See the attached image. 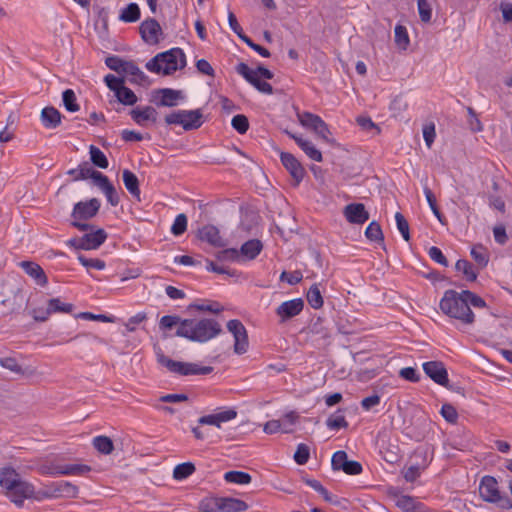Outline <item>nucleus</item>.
Masks as SVG:
<instances>
[{
  "label": "nucleus",
  "mask_w": 512,
  "mask_h": 512,
  "mask_svg": "<svg viewBox=\"0 0 512 512\" xmlns=\"http://www.w3.org/2000/svg\"><path fill=\"white\" fill-rule=\"evenodd\" d=\"M177 326L176 336L193 342L204 343L222 332L221 325L212 318H181L178 315H165L160 319L161 330H171Z\"/></svg>",
  "instance_id": "obj_1"
},
{
  "label": "nucleus",
  "mask_w": 512,
  "mask_h": 512,
  "mask_svg": "<svg viewBox=\"0 0 512 512\" xmlns=\"http://www.w3.org/2000/svg\"><path fill=\"white\" fill-rule=\"evenodd\" d=\"M439 306L441 311L450 318L457 319L465 325H471L475 321V315L470 306L484 308L486 302L470 290L457 292L449 289L444 292Z\"/></svg>",
  "instance_id": "obj_2"
},
{
  "label": "nucleus",
  "mask_w": 512,
  "mask_h": 512,
  "mask_svg": "<svg viewBox=\"0 0 512 512\" xmlns=\"http://www.w3.org/2000/svg\"><path fill=\"white\" fill-rule=\"evenodd\" d=\"M0 485L17 506H21L27 498L35 499L36 492L33 485L23 481L13 468H4L0 472Z\"/></svg>",
  "instance_id": "obj_3"
},
{
  "label": "nucleus",
  "mask_w": 512,
  "mask_h": 512,
  "mask_svg": "<svg viewBox=\"0 0 512 512\" xmlns=\"http://www.w3.org/2000/svg\"><path fill=\"white\" fill-rule=\"evenodd\" d=\"M185 66L186 56L180 48H172L158 53L145 65L148 71L163 75H171L177 70H182Z\"/></svg>",
  "instance_id": "obj_4"
},
{
  "label": "nucleus",
  "mask_w": 512,
  "mask_h": 512,
  "mask_svg": "<svg viewBox=\"0 0 512 512\" xmlns=\"http://www.w3.org/2000/svg\"><path fill=\"white\" fill-rule=\"evenodd\" d=\"M101 203L97 198H91L88 201H80L74 205L71 213L72 221L71 226L77 228L80 231H87L92 229L91 224L85 223L97 215L99 212Z\"/></svg>",
  "instance_id": "obj_5"
},
{
  "label": "nucleus",
  "mask_w": 512,
  "mask_h": 512,
  "mask_svg": "<svg viewBox=\"0 0 512 512\" xmlns=\"http://www.w3.org/2000/svg\"><path fill=\"white\" fill-rule=\"evenodd\" d=\"M479 494L485 502L494 503L504 510L512 509V500L507 495H501L498 482L493 476L482 477Z\"/></svg>",
  "instance_id": "obj_6"
},
{
  "label": "nucleus",
  "mask_w": 512,
  "mask_h": 512,
  "mask_svg": "<svg viewBox=\"0 0 512 512\" xmlns=\"http://www.w3.org/2000/svg\"><path fill=\"white\" fill-rule=\"evenodd\" d=\"M157 361L162 366L166 367L170 372L182 376L189 375H207L213 371L211 366H200L196 363L180 362L170 359L162 352L157 353Z\"/></svg>",
  "instance_id": "obj_7"
},
{
  "label": "nucleus",
  "mask_w": 512,
  "mask_h": 512,
  "mask_svg": "<svg viewBox=\"0 0 512 512\" xmlns=\"http://www.w3.org/2000/svg\"><path fill=\"white\" fill-rule=\"evenodd\" d=\"M79 489L76 485L68 481L53 482L46 485L43 489L38 490L35 494V500L41 501L50 498H76L78 497Z\"/></svg>",
  "instance_id": "obj_8"
},
{
  "label": "nucleus",
  "mask_w": 512,
  "mask_h": 512,
  "mask_svg": "<svg viewBox=\"0 0 512 512\" xmlns=\"http://www.w3.org/2000/svg\"><path fill=\"white\" fill-rule=\"evenodd\" d=\"M104 82L107 87L114 92L115 97L121 104L131 106L138 101L136 94L125 86L124 77L108 74L105 76Z\"/></svg>",
  "instance_id": "obj_9"
},
{
  "label": "nucleus",
  "mask_w": 512,
  "mask_h": 512,
  "mask_svg": "<svg viewBox=\"0 0 512 512\" xmlns=\"http://www.w3.org/2000/svg\"><path fill=\"white\" fill-rule=\"evenodd\" d=\"M183 99L182 91L171 88L157 89L152 93V101L158 107H174L178 104V101Z\"/></svg>",
  "instance_id": "obj_10"
},
{
  "label": "nucleus",
  "mask_w": 512,
  "mask_h": 512,
  "mask_svg": "<svg viewBox=\"0 0 512 512\" xmlns=\"http://www.w3.org/2000/svg\"><path fill=\"white\" fill-rule=\"evenodd\" d=\"M92 468L86 464H52L42 468V473L49 475H75L83 476L89 473Z\"/></svg>",
  "instance_id": "obj_11"
},
{
  "label": "nucleus",
  "mask_w": 512,
  "mask_h": 512,
  "mask_svg": "<svg viewBox=\"0 0 512 512\" xmlns=\"http://www.w3.org/2000/svg\"><path fill=\"white\" fill-rule=\"evenodd\" d=\"M139 32L143 41L149 45L158 44L163 36L161 26L154 18L144 20L139 27Z\"/></svg>",
  "instance_id": "obj_12"
},
{
  "label": "nucleus",
  "mask_w": 512,
  "mask_h": 512,
  "mask_svg": "<svg viewBox=\"0 0 512 512\" xmlns=\"http://www.w3.org/2000/svg\"><path fill=\"white\" fill-rule=\"evenodd\" d=\"M236 71L238 74L243 76L247 82L253 85L258 91L265 94L273 93L272 86L268 82L260 80V78L257 76V72H254L252 69H250L246 63H239L236 66Z\"/></svg>",
  "instance_id": "obj_13"
},
{
  "label": "nucleus",
  "mask_w": 512,
  "mask_h": 512,
  "mask_svg": "<svg viewBox=\"0 0 512 512\" xmlns=\"http://www.w3.org/2000/svg\"><path fill=\"white\" fill-rule=\"evenodd\" d=\"M422 367L425 374L435 383L448 388V372L441 361H428Z\"/></svg>",
  "instance_id": "obj_14"
},
{
  "label": "nucleus",
  "mask_w": 512,
  "mask_h": 512,
  "mask_svg": "<svg viewBox=\"0 0 512 512\" xmlns=\"http://www.w3.org/2000/svg\"><path fill=\"white\" fill-rule=\"evenodd\" d=\"M283 166L288 170L294 180V186L299 185L305 175V170L301 163L295 158L294 155L287 152H282L280 155Z\"/></svg>",
  "instance_id": "obj_15"
},
{
  "label": "nucleus",
  "mask_w": 512,
  "mask_h": 512,
  "mask_svg": "<svg viewBox=\"0 0 512 512\" xmlns=\"http://www.w3.org/2000/svg\"><path fill=\"white\" fill-rule=\"evenodd\" d=\"M304 308V301L301 298H295L283 302L276 309V314L280 317V322L283 323L302 312Z\"/></svg>",
  "instance_id": "obj_16"
},
{
  "label": "nucleus",
  "mask_w": 512,
  "mask_h": 512,
  "mask_svg": "<svg viewBox=\"0 0 512 512\" xmlns=\"http://www.w3.org/2000/svg\"><path fill=\"white\" fill-rule=\"evenodd\" d=\"M343 215L351 224H364L369 219V213L362 203H350L343 209Z\"/></svg>",
  "instance_id": "obj_17"
},
{
  "label": "nucleus",
  "mask_w": 512,
  "mask_h": 512,
  "mask_svg": "<svg viewBox=\"0 0 512 512\" xmlns=\"http://www.w3.org/2000/svg\"><path fill=\"white\" fill-rule=\"evenodd\" d=\"M237 417L236 410L229 408L227 410L202 416L198 419L200 425H214L221 428L222 423L231 421Z\"/></svg>",
  "instance_id": "obj_18"
},
{
  "label": "nucleus",
  "mask_w": 512,
  "mask_h": 512,
  "mask_svg": "<svg viewBox=\"0 0 512 512\" xmlns=\"http://www.w3.org/2000/svg\"><path fill=\"white\" fill-rule=\"evenodd\" d=\"M122 75L128 77L132 84L146 85L149 84L148 76L133 61H127L124 64Z\"/></svg>",
  "instance_id": "obj_19"
},
{
  "label": "nucleus",
  "mask_w": 512,
  "mask_h": 512,
  "mask_svg": "<svg viewBox=\"0 0 512 512\" xmlns=\"http://www.w3.org/2000/svg\"><path fill=\"white\" fill-rule=\"evenodd\" d=\"M19 265L26 272V274H28L36 281L38 285H47V276L40 265L32 261H22Z\"/></svg>",
  "instance_id": "obj_20"
},
{
  "label": "nucleus",
  "mask_w": 512,
  "mask_h": 512,
  "mask_svg": "<svg viewBox=\"0 0 512 512\" xmlns=\"http://www.w3.org/2000/svg\"><path fill=\"white\" fill-rule=\"evenodd\" d=\"M107 239V233L99 228L82 236L83 250H93L100 247Z\"/></svg>",
  "instance_id": "obj_21"
},
{
  "label": "nucleus",
  "mask_w": 512,
  "mask_h": 512,
  "mask_svg": "<svg viewBox=\"0 0 512 512\" xmlns=\"http://www.w3.org/2000/svg\"><path fill=\"white\" fill-rule=\"evenodd\" d=\"M199 239L208 242L215 247H223L225 243L220 236L219 230L214 225H206L199 230Z\"/></svg>",
  "instance_id": "obj_22"
},
{
  "label": "nucleus",
  "mask_w": 512,
  "mask_h": 512,
  "mask_svg": "<svg viewBox=\"0 0 512 512\" xmlns=\"http://www.w3.org/2000/svg\"><path fill=\"white\" fill-rule=\"evenodd\" d=\"M290 138L294 139L297 145L305 152V154L312 160L316 162H321L323 160L322 153L316 149V147L312 144V142L303 139L291 132L286 131Z\"/></svg>",
  "instance_id": "obj_23"
},
{
  "label": "nucleus",
  "mask_w": 512,
  "mask_h": 512,
  "mask_svg": "<svg viewBox=\"0 0 512 512\" xmlns=\"http://www.w3.org/2000/svg\"><path fill=\"white\" fill-rule=\"evenodd\" d=\"M40 118L45 128L55 129L60 125L62 115L56 108L48 106L42 109Z\"/></svg>",
  "instance_id": "obj_24"
},
{
  "label": "nucleus",
  "mask_w": 512,
  "mask_h": 512,
  "mask_svg": "<svg viewBox=\"0 0 512 512\" xmlns=\"http://www.w3.org/2000/svg\"><path fill=\"white\" fill-rule=\"evenodd\" d=\"M202 118L203 114L200 109L184 110L183 129L186 131L198 129L203 124Z\"/></svg>",
  "instance_id": "obj_25"
},
{
  "label": "nucleus",
  "mask_w": 512,
  "mask_h": 512,
  "mask_svg": "<svg viewBox=\"0 0 512 512\" xmlns=\"http://www.w3.org/2000/svg\"><path fill=\"white\" fill-rule=\"evenodd\" d=\"M221 512H242L248 509V504L237 498L220 497Z\"/></svg>",
  "instance_id": "obj_26"
},
{
  "label": "nucleus",
  "mask_w": 512,
  "mask_h": 512,
  "mask_svg": "<svg viewBox=\"0 0 512 512\" xmlns=\"http://www.w3.org/2000/svg\"><path fill=\"white\" fill-rule=\"evenodd\" d=\"M263 248L262 242L258 239H251L242 244L239 254L248 260L255 259Z\"/></svg>",
  "instance_id": "obj_27"
},
{
  "label": "nucleus",
  "mask_w": 512,
  "mask_h": 512,
  "mask_svg": "<svg viewBox=\"0 0 512 512\" xmlns=\"http://www.w3.org/2000/svg\"><path fill=\"white\" fill-rule=\"evenodd\" d=\"M73 310V304L71 303H63L58 298H52L48 301V306L46 308V312L43 316L38 317L42 320H47L49 315L56 312H64L71 313Z\"/></svg>",
  "instance_id": "obj_28"
},
{
  "label": "nucleus",
  "mask_w": 512,
  "mask_h": 512,
  "mask_svg": "<svg viewBox=\"0 0 512 512\" xmlns=\"http://www.w3.org/2000/svg\"><path fill=\"white\" fill-rule=\"evenodd\" d=\"M396 506L403 512H425L422 504L407 495H400L396 498Z\"/></svg>",
  "instance_id": "obj_29"
},
{
  "label": "nucleus",
  "mask_w": 512,
  "mask_h": 512,
  "mask_svg": "<svg viewBox=\"0 0 512 512\" xmlns=\"http://www.w3.org/2000/svg\"><path fill=\"white\" fill-rule=\"evenodd\" d=\"M123 182L128 192L140 201V189L139 180L137 176L128 169L123 170L122 173Z\"/></svg>",
  "instance_id": "obj_30"
},
{
  "label": "nucleus",
  "mask_w": 512,
  "mask_h": 512,
  "mask_svg": "<svg viewBox=\"0 0 512 512\" xmlns=\"http://www.w3.org/2000/svg\"><path fill=\"white\" fill-rule=\"evenodd\" d=\"M95 170L88 162L81 163L77 168L68 170L67 174L73 177V181L86 180L93 177Z\"/></svg>",
  "instance_id": "obj_31"
},
{
  "label": "nucleus",
  "mask_w": 512,
  "mask_h": 512,
  "mask_svg": "<svg viewBox=\"0 0 512 512\" xmlns=\"http://www.w3.org/2000/svg\"><path fill=\"white\" fill-rule=\"evenodd\" d=\"M455 269L461 272L467 281L474 282L477 279L478 270L468 260L459 259L455 264Z\"/></svg>",
  "instance_id": "obj_32"
},
{
  "label": "nucleus",
  "mask_w": 512,
  "mask_h": 512,
  "mask_svg": "<svg viewBox=\"0 0 512 512\" xmlns=\"http://www.w3.org/2000/svg\"><path fill=\"white\" fill-rule=\"evenodd\" d=\"M93 447L103 455H110L114 450V444L108 436H96L92 441Z\"/></svg>",
  "instance_id": "obj_33"
},
{
  "label": "nucleus",
  "mask_w": 512,
  "mask_h": 512,
  "mask_svg": "<svg viewBox=\"0 0 512 512\" xmlns=\"http://www.w3.org/2000/svg\"><path fill=\"white\" fill-rule=\"evenodd\" d=\"M2 367L21 375L32 376L36 373L35 369L25 368L23 369L16 361L15 358L7 357L0 361Z\"/></svg>",
  "instance_id": "obj_34"
},
{
  "label": "nucleus",
  "mask_w": 512,
  "mask_h": 512,
  "mask_svg": "<svg viewBox=\"0 0 512 512\" xmlns=\"http://www.w3.org/2000/svg\"><path fill=\"white\" fill-rule=\"evenodd\" d=\"M471 256L477 264L478 269H483L489 262V254L482 245L474 246L471 249Z\"/></svg>",
  "instance_id": "obj_35"
},
{
  "label": "nucleus",
  "mask_w": 512,
  "mask_h": 512,
  "mask_svg": "<svg viewBox=\"0 0 512 512\" xmlns=\"http://www.w3.org/2000/svg\"><path fill=\"white\" fill-rule=\"evenodd\" d=\"M90 160L96 167L100 169H106L109 166V162L105 154L96 146L91 145L89 147Z\"/></svg>",
  "instance_id": "obj_36"
},
{
  "label": "nucleus",
  "mask_w": 512,
  "mask_h": 512,
  "mask_svg": "<svg viewBox=\"0 0 512 512\" xmlns=\"http://www.w3.org/2000/svg\"><path fill=\"white\" fill-rule=\"evenodd\" d=\"M140 18V8L136 3H130L124 8L119 16V19L123 22H136Z\"/></svg>",
  "instance_id": "obj_37"
},
{
  "label": "nucleus",
  "mask_w": 512,
  "mask_h": 512,
  "mask_svg": "<svg viewBox=\"0 0 512 512\" xmlns=\"http://www.w3.org/2000/svg\"><path fill=\"white\" fill-rule=\"evenodd\" d=\"M309 305L314 309H319L323 306V298L318 287V284H313L306 295Z\"/></svg>",
  "instance_id": "obj_38"
},
{
  "label": "nucleus",
  "mask_w": 512,
  "mask_h": 512,
  "mask_svg": "<svg viewBox=\"0 0 512 512\" xmlns=\"http://www.w3.org/2000/svg\"><path fill=\"white\" fill-rule=\"evenodd\" d=\"M224 479L230 483L245 485L251 482L252 477L243 471H228L224 474Z\"/></svg>",
  "instance_id": "obj_39"
},
{
  "label": "nucleus",
  "mask_w": 512,
  "mask_h": 512,
  "mask_svg": "<svg viewBox=\"0 0 512 512\" xmlns=\"http://www.w3.org/2000/svg\"><path fill=\"white\" fill-rule=\"evenodd\" d=\"M195 465L192 462L178 464L173 470V477L176 480H183L195 472Z\"/></svg>",
  "instance_id": "obj_40"
},
{
  "label": "nucleus",
  "mask_w": 512,
  "mask_h": 512,
  "mask_svg": "<svg viewBox=\"0 0 512 512\" xmlns=\"http://www.w3.org/2000/svg\"><path fill=\"white\" fill-rule=\"evenodd\" d=\"M365 236L375 242H384V235L380 224L377 221H372L365 230Z\"/></svg>",
  "instance_id": "obj_41"
},
{
  "label": "nucleus",
  "mask_w": 512,
  "mask_h": 512,
  "mask_svg": "<svg viewBox=\"0 0 512 512\" xmlns=\"http://www.w3.org/2000/svg\"><path fill=\"white\" fill-rule=\"evenodd\" d=\"M297 117L302 126L312 130H314L316 126L322 122V119L318 115L312 114L310 112L297 113Z\"/></svg>",
  "instance_id": "obj_42"
},
{
  "label": "nucleus",
  "mask_w": 512,
  "mask_h": 512,
  "mask_svg": "<svg viewBox=\"0 0 512 512\" xmlns=\"http://www.w3.org/2000/svg\"><path fill=\"white\" fill-rule=\"evenodd\" d=\"M64 107L69 112H77L80 106L77 103L75 92L72 89H66L62 94Z\"/></svg>",
  "instance_id": "obj_43"
},
{
  "label": "nucleus",
  "mask_w": 512,
  "mask_h": 512,
  "mask_svg": "<svg viewBox=\"0 0 512 512\" xmlns=\"http://www.w3.org/2000/svg\"><path fill=\"white\" fill-rule=\"evenodd\" d=\"M201 512H221L220 497L204 498L199 504Z\"/></svg>",
  "instance_id": "obj_44"
},
{
  "label": "nucleus",
  "mask_w": 512,
  "mask_h": 512,
  "mask_svg": "<svg viewBox=\"0 0 512 512\" xmlns=\"http://www.w3.org/2000/svg\"><path fill=\"white\" fill-rule=\"evenodd\" d=\"M395 43L400 49H402V50L407 49V47L410 43V40H409V36H408L406 27H404L402 25H397L395 27Z\"/></svg>",
  "instance_id": "obj_45"
},
{
  "label": "nucleus",
  "mask_w": 512,
  "mask_h": 512,
  "mask_svg": "<svg viewBox=\"0 0 512 512\" xmlns=\"http://www.w3.org/2000/svg\"><path fill=\"white\" fill-rule=\"evenodd\" d=\"M424 194L426 197V200L429 204L430 209L432 210L433 214L437 217V219L443 224L444 223V216L440 212L437 203L436 198L431 189L427 186L424 187Z\"/></svg>",
  "instance_id": "obj_46"
},
{
  "label": "nucleus",
  "mask_w": 512,
  "mask_h": 512,
  "mask_svg": "<svg viewBox=\"0 0 512 512\" xmlns=\"http://www.w3.org/2000/svg\"><path fill=\"white\" fill-rule=\"evenodd\" d=\"M153 111L152 106H146L144 108H135L130 111L132 119L139 125H143L145 121H149L148 113Z\"/></svg>",
  "instance_id": "obj_47"
},
{
  "label": "nucleus",
  "mask_w": 512,
  "mask_h": 512,
  "mask_svg": "<svg viewBox=\"0 0 512 512\" xmlns=\"http://www.w3.org/2000/svg\"><path fill=\"white\" fill-rule=\"evenodd\" d=\"M326 425L330 429H341L346 428L348 426V422L345 417L340 414V410H338L327 419Z\"/></svg>",
  "instance_id": "obj_48"
},
{
  "label": "nucleus",
  "mask_w": 512,
  "mask_h": 512,
  "mask_svg": "<svg viewBox=\"0 0 512 512\" xmlns=\"http://www.w3.org/2000/svg\"><path fill=\"white\" fill-rule=\"evenodd\" d=\"M231 125L239 134H245L249 129V120L245 115L238 114L232 118Z\"/></svg>",
  "instance_id": "obj_49"
},
{
  "label": "nucleus",
  "mask_w": 512,
  "mask_h": 512,
  "mask_svg": "<svg viewBox=\"0 0 512 512\" xmlns=\"http://www.w3.org/2000/svg\"><path fill=\"white\" fill-rule=\"evenodd\" d=\"M92 180L93 183L99 189H101L104 194L108 191V189H110L113 186L108 177L97 170H95Z\"/></svg>",
  "instance_id": "obj_50"
},
{
  "label": "nucleus",
  "mask_w": 512,
  "mask_h": 512,
  "mask_svg": "<svg viewBox=\"0 0 512 512\" xmlns=\"http://www.w3.org/2000/svg\"><path fill=\"white\" fill-rule=\"evenodd\" d=\"M395 220L397 224V228L399 232L401 233L403 239L405 241L410 240V230H409V224L407 220L405 219L404 215L400 212H397L395 214Z\"/></svg>",
  "instance_id": "obj_51"
},
{
  "label": "nucleus",
  "mask_w": 512,
  "mask_h": 512,
  "mask_svg": "<svg viewBox=\"0 0 512 512\" xmlns=\"http://www.w3.org/2000/svg\"><path fill=\"white\" fill-rule=\"evenodd\" d=\"M187 229V217L185 214H179L174 220L171 232L175 236L182 235Z\"/></svg>",
  "instance_id": "obj_52"
},
{
  "label": "nucleus",
  "mask_w": 512,
  "mask_h": 512,
  "mask_svg": "<svg viewBox=\"0 0 512 512\" xmlns=\"http://www.w3.org/2000/svg\"><path fill=\"white\" fill-rule=\"evenodd\" d=\"M303 481L312 489L320 493L324 500L327 502H332V498L330 496V493L327 491V489L318 481L315 479H309V478H303Z\"/></svg>",
  "instance_id": "obj_53"
},
{
  "label": "nucleus",
  "mask_w": 512,
  "mask_h": 512,
  "mask_svg": "<svg viewBox=\"0 0 512 512\" xmlns=\"http://www.w3.org/2000/svg\"><path fill=\"white\" fill-rule=\"evenodd\" d=\"M419 16L422 22L428 23L432 17L431 5L427 0H418L417 2Z\"/></svg>",
  "instance_id": "obj_54"
},
{
  "label": "nucleus",
  "mask_w": 512,
  "mask_h": 512,
  "mask_svg": "<svg viewBox=\"0 0 512 512\" xmlns=\"http://www.w3.org/2000/svg\"><path fill=\"white\" fill-rule=\"evenodd\" d=\"M440 413L443 416V418L451 424H455L458 420L457 410L453 405L449 403H445L442 405Z\"/></svg>",
  "instance_id": "obj_55"
},
{
  "label": "nucleus",
  "mask_w": 512,
  "mask_h": 512,
  "mask_svg": "<svg viewBox=\"0 0 512 512\" xmlns=\"http://www.w3.org/2000/svg\"><path fill=\"white\" fill-rule=\"evenodd\" d=\"M310 457L309 447L305 444H299L294 454V460L299 465H304L308 462Z\"/></svg>",
  "instance_id": "obj_56"
},
{
  "label": "nucleus",
  "mask_w": 512,
  "mask_h": 512,
  "mask_svg": "<svg viewBox=\"0 0 512 512\" xmlns=\"http://www.w3.org/2000/svg\"><path fill=\"white\" fill-rule=\"evenodd\" d=\"M227 329L233 335L234 341L241 337L243 331H247L242 322L237 319L228 321Z\"/></svg>",
  "instance_id": "obj_57"
},
{
  "label": "nucleus",
  "mask_w": 512,
  "mask_h": 512,
  "mask_svg": "<svg viewBox=\"0 0 512 512\" xmlns=\"http://www.w3.org/2000/svg\"><path fill=\"white\" fill-rule=\"evenodd\" d=\"M299 418V415L291 411L283 416L282 422V432L284 433H291L293 432L291 426L294 425Z\"/></svg>",
  "instance_id": "obj_58"
},
{
  "label": "nucleus",
  "mask_w": 512,
  "mask_h": 512,
  "mask_svg": "<svg viewBox=\"0 0 512 512\" xmlns=\"http://www.w3.org/2000/svg\"><path fill=\"white\" fill-rule=\"evenodd\" d=\"M219 261H238L240 259L239 251L235 248L224 249L216 254Z\"/></svg>",
  "instance_id": "obj_59"
},
{
  "label": "nucleus",
  "mask_w": 512,
  "mask_h": 512,
  "mask_svg": "<svg viewBox=\"0 0 512 512\" xmlns=\"http://www.w3.org/2000/svg\"><path fill=\"white\" fill-rule=\"evenodd\" d=\"M192 309H196L198 311H208V312H211L213 314H218L220 313L221 311H223V307L220 306V304L218 303H212V304H208V305H204V304H190L188 307H187V310L188 311H191Z\"/></svg>",
  "instance_id": "obj_60"
},
{
  "label": "nucleus",
  "mask_w": 512,
  "mask_h": 512,
  "mask_svg": "<svg viewBox=\"0 0 512 512\" xmlns=\"http://www.w3.org/2000/svg\"><path fill=\"white\" fill-rule=\"evenodd\" d=\"M127 61L121 59L118 56H109L105 60V64L113 71L117 72L118 74H122L124 64H126Z\"/></svg>",
  "instance_id": "obj_61"
},
{
  "label": "nucleus",
  "mask_w": 512,
  "mask_h": 512,
  "mask_svg": "<svg viewBox=\"0 0 512 512\" xmlns=\"http://www.w3.org/2000/svg\"><path fill=\"white\" fill-rule=\"evenodd\" d=\"M146 319L147 314L145 312H139L136 315L130 317L124 326L128 332H134L136 330V325L144 322Z\"/></svg>",
  "instance_id": "obj_62"
},
{
  "label": "nucleus",
  "mask_w": 512,
  "mask_h": 512,
  "mask_svg": "<svg viewBox=\"0 0 512 512\" xmlns=\"http://www.w3.org/2000/svg\"><path fill=\"white\" fill-rule=\"evenodd\" d=\"M347 460L348 456L345 451L340 450L335 452L331 460L333 470H342Z\"/></svg>",
  "instance_id": "obj_63"
},
{
  "label": "nucleus",
  "mask_w": 512,
  "mask_h": 512,
  "mask_svg": "<svg viewBox=\"0 0 512 512\" xmlns=\"http://www.w3.org/2000/svg\"><path fill=\"white\" fill-rule=\"evenodd\" d=\"M78 260L86 268H95L98 270H102L105 268V262L101 259H97V258L91 259V258H86L83 255H79Z\"/></svg>",
  "instance_id": "obj_64"
}]
</instances>
